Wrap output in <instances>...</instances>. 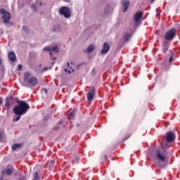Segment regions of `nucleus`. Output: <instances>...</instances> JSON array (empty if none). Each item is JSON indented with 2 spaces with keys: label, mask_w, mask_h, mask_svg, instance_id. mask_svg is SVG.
<instances>
[{
  "label": "nucleus",
  "mask_w": 180,
  "mask_h": 180,
  "mask_svg": "<svg viewBox=\"0 0 180 180\" xmlns=\"http://www.w3.org/2000/svg\"><path fill=\"white\" fill-rule=\"evenodd\" d=\"M18 105H15L13 109L14 115H26L27 111L30 109V106L26 101H18Z\"/></svg>",
  "instance_id": "f257e3e1"
},
{
  "label": "nucleus",
  "mask_w": 180,
  "mask_h": 180,
  "mask_svg": "<svg viewBox=\"0 0 180 180\" xmlns=\"http://www.w3.org/2000/svg\"><path fill=\"white\" fill-rule=\"evenodd\" d=\"M24 81L29 86H36L37 85V78L36 77H30V73L29 72H25Z\"/></svg>",
  "instance_id": "f03ea898"
},
{
  "label": "nucleus",
  "mask_w": 180,
  "mask_h": 180,
  "mask_svg": "<svg viewBox=\"0 0 180 180\" xmlns=\"http://www.w3.org/2000/svg\"><path fill=\"white\" fill-rule=\"evenodd\" d=\"M59 15H61V16H64L66 19H68L71 18V11H70V8L67 6H63L59 9Z\"/></svg>",
  "instance_id": "7ed1b4c3"
},
{
  "label": "nucleus",
  "mask_w": 180,
  "mask_h": 180,
  "mask_svg": "<svg viewBox=\"0 0 180 180\" xmlns=\"http://www.w3.org/2000/svg\"><path fill=\"white\" fill-rule=\"evenodd\" d=\"M0 15H3L2 18L4 23H9V20H11V13L8 12L5 8H1Z\"/></svg>",
  "instance_id": "20e7f679"
},
{
  "label": "nucleus",
  "mask_w": 180,
  "mask_h": 180,
  "mask_svg": "<svg viewBox=\"0 0 180 180\" xmlns=\"http://www.w3.org/2000/svg\"><path fill=\"white\" fill-rule=\"evenodd\" d=\"M176 34V29L172 28L171 30H168L166 34H165V40H172L175 35Z\"/></svg>",
  "instance_id": "39448f33"
},
{
  "label": "nucleus",
  "mask_w": 180,
  "mask_h": 180,
  "mask_svg": "<svg viewBox=\"0 0 180 180\" xmlns=\"http://www.w3.org/2000/svg\"><path fill=\"white\" fill-rule=\"evenodd\" d=\"M166 141L167 143H173V141H175L176 136H175V132L172 131H169L167 132L166 136H165Z\"/></svg>",
  "instance_id": "423d86ee"
},
{
  "label": "nucleus",
  "mask_w": 180,
  "mask_h": 180,
  "mask_svg": "<svg viewBox=\"0 0 180 180\" xmlns=\"http://www.w3.org/2000/svg\"><path fill=\"white\" fill-rule=\"evenodd\" d=\"M15 102V98L12 96H8L6 99V103L4 105V107L7 109H10L11 106L13 105V103Z\"/></svg>",
  "instance_id": "0eeeda50"
},
{
  "label": "nucleus",
  "mask_w": 180,
  "mask_h": 180,
  "mask_svg": "<svg viewBox=\"0 0 180 180\" xmlns=\"http://www.w3.org/2000/svg\"><path fill=\"white\" fill-rule=\"evenodd\" d=\"M109 50H110V46L108 42H104L103 44V49L101 51V54H108L109 53Z\"/></svg>",
  "instance_id": "6e6552de"
},
{
  "label": "nucleus",
  "mask_w": 180,
  "mask_h": 180,
  "mask_svg": "<svg viewBox=\"0 0 180 180\" xmlns=\"http://www.w3.org/2000/svg\"><path fill=\"white\" fill-rule=\"evenodd\" d=\"M3 175H12L13 174V167H12L11 165L8 166L6 169H4L2 170Z\"/></svg>",
  "instance_id": "1a4fd4ad"
},
{
  "label": "nucleus",
  "mask_w": 180,
  "mask_h": 180,
  "mask_svg": "<svg viewBox=\"0 0 180 180\" xmlns=\"http://www.w3.org/2000/svg\"><path fill=\"white\" fill-rule=\"evenodd\" d=\"M95 95V88L92 87L89 92L87 93V101L91 102L92 99H94V96Z\"/></svg>",
  "instance_id": "9d476101"
},
{
  "label": "nucleus",
  "mask_w": 180,
  "mask_h": 180,
  "mask_svg": "<svg viewBox=\"0 0 180 180\" xmlns=\"http://www.w3.org/2000/svg\"><path fill=\"white\" fill-rule=\"evenodd\" d=\"M156 158H158V160H160L161 162H165V156H164L161 153V151H160V150H156Z\"/></svg>",
  "instance_id": "9b49d317"
},
{
  "label": "nucleus",
  "mask_w": 180,
  "mask_h": 180,
  "mask_svg": "<svg viewBox=\"0 0 180 180\" xmlns=\"http://www.w3.org/2000/svg\"><path fill=\"white\" fill-rule=\"evenodd\" d=\"M8 59L12 61V63H15L16 61V54H15V52L10 51L8 53Z\"/></svg>",
  "instance_id": "f8f14e48"
},
{
  "label": "nucleus",
  "mask_w": 180,
  "mask_h": 180,
  "mask_svg": "<svg viewBox=\"0 0 180 180\" xmlns=\"http://www.w3.org/2000/svg\"><path fill=\"white\" fill-rule=\"evenodd\" d=\"M143 16V12L142 11H138L137 13H136L135 15H134V22H139V20H140L141 19Z\"/></svg>",
  "instance_id": "ddd939ff"
},
{
  "label": "nucleus",
  "mask_w": 180,
  "mask_h": 180,
  "mask_svg": "<svg viewBox=\"0 0 180 180\" xmlns=\"http://www.w3.org/2000/svg\"><path fill=\"white\" fill-rule=\"evenodd\" d=\"M132 34H133V33H131L129 32H125V34H124V37H123L124 41H129V40H130V39H131Z\"/></svg>",
  "instance_id": "4468645a"
},
{
  "label": "nucleus",
  "mask_w": 180,
  "mask_h": 180,
  "mask_svg": "<svg viewBox=\"0 0 180 180\" xmlns=\"http://www.w3.org/2000/svg\"><path fill=\"white\" fill-rule=\"evenodd\" d=\"M162 46H163L162 52L166 53L169 47V42H168V41H165L162 43Z\"/></svg>",
  "instance_id": "2eb2a0df"
},
{
  "label": "nucleus",
  "mask_w": 180,
  "mask_h": 180,
  "mask_svg": "<svg viewBox=\"0 0 180 180\" xmlns=\"http://www.w3.org/2000/svg\"><path fill=\"white\" fill-rule=\"evenodd\" d=\"M123 12L126 13L127 12V9H129V6H130V1H125L123 2Z\"/></svg>",
  "instance_id": "dca6fc26"
},
{
  "label": "nucleus",
  "mask_w": 180,
  "mask_h": 180,
  "mask_svg": "<svg viewBox=\"0 0 180 180\" xmlns=\"http://www.w3.org/2000/svg\"><path fill=\"white\" fill-rule=\"evenodd\" d=\"M37 6H39V0H37L35 3L31 5V8L32 9H34V12H37V11H39Z\"/></svg>",
  "instance_id": "f3484780"
},
{
  "label": "nucleus",
  "mask_w": 180,
  "mask_h": 180,
  "mask_svg": "<svg viewBox=\"0 0 180 180\" xmlns=\"http://www.w3.org/2000/svg\"><path fill=\"white\" fill-rule=\"evenodd\" d=\"M15 115H14L13 117V122H19V120H20L22 116L23 115H20V114H15Z\"/></svg>",
  "instance_id": "a211bd4d"
},
{
  "label": "nucleus",
  "mask_w": 180,
  "mask_h": 180,
  "mask_svg": "<svg viewBox=\"0 0 180 180\" xmlns=\"http://www.w3.org/2000/svg\"><path fill=\"white\" fill-rule=\"evenodd\" d=\"M94 50H95V45L94 44L89 45L86 49L87 53H92V51H94Z\"/></svg>",
  "instance_id": "6ab92c4d"
},
{
  "label": "nucleus",
  "mask_w": 180,
  "mask_h": 180,
  "mask_svg": "<svg viewBox=\"0 0 180 180\" xmlns=\"http://www.w3.org/2000/svg\"><path fill=\"white\" fill-rule=\"evenodd\" d=\"M22 147V144L21 143H14L12 146V150L13 151H16L17 148H20Z\"/></svg>",
  "instance_id": "aec40b11"
},
{
  "label": "nucleus",
  "mask_w": 180,
  "mask_h": 180,
  "mask_svg": "<svg viewBox=\"0 0 180 180\" xmlns=\"http://www.w3.org/2000/svg\"><path fill=\"white\" fill-rule=\"evenodd\" d=\"M53 32H55L56 33L61 32V27H60V25H54Z\"/></svg>",
  "instance_id": "412c9836"
},
{
  "label": "nucleus",
  "mask_w": 180,
  "mask_h": 180,
  "mask_svg": "<svg viewBox=\"0 0 180 180\" xmlns=\"http://www.w3.org/2000/svg\"><path fill=\"white\" fill-rule=\"evenodd\" d=\"M32 180H40V176H39V174L37 172H34L32 175Z\"/></svg>",
  "instance_id": "4be33fe9"
},
{
  "label": "nucleus",
  "mask_w": 180,
  "mask_h": 180,
  "mask_svg": "<svg viewBox=\"0 0 180 180\" xmlns=\"http://www.w3.org/2000/svg\"><path fill=\"white\" fill-rule=\"evenodd\" d=\"M51 51H56V53H58V46L57 45H55L51 47Z\"/></svg>",
  "instance_id": "5701e85b"
},
{
  "label": "nucleus",
  "mask_w": 180,
  "mask_h": 180,
  "mask_svg": "<svg viewBox=\"0 0 180 180\" xmlns=\"http://www.w3.org/2000/svg\"><path fill=\"white\" fill-rule=\"evenodd\" d=\"M75 117V113H74V112H70V115H69V116H68V118H69L70 120H71V119H73Z\"/></svg>",
  "instance_id": "b1692460"
},
{
  "label": "nucleus",
  "mask_w": 180,
  "mask_h": 180,
  "mask_svg": "<svg viewBox=\"0 0 180 180\" xmlns=\"http://www.w3.org/2000/svg\"><path fill=\"white\" fill-rule=\"evenodd\" d=\"M44 51H50L51 52V47L50 46H46L44 48Z\"/></svg>",
  "instance_id": "393cba45"
},
{
  "label": "nucleus",
  "mask_w": 180,
  "mask_h": 180,
  "mask_svg": "<svg viewBox=\"0 0 180 180\" xmlns=\"http://www.w3.org/2000/svg\"><path fill=\"white\" fill-rule=\"evenodd\" d=\"M48 92H49V91H48L47 89H43L41 90V94H42L47 95Z\"/></svg>",
  "instance_id": "a878e982"
},
{
  "label": "nucleus",
  "mask_w": 180,
  "mask_h": 180,
  "mask_svg": "<svg viewBox=\"0 0 180 180\" xmlns=\"http://www.w3.org/2000/svg\"><path fill=\"white\" fill-rule=\"evenodd\" d=\"M82 65H84V63H79V64L76 66V70H79V68H80V67H82Z\"/></svg>",
  "instance_id": "bb28decb"
},
{
  "label": "nucleus",
  "mask_w": 180,
  "mask_h": 180,
  "mask_svg": "<svg viewBox=\"0 0 180 180\" xmlns=\"http://www.w3.org/2000/svg\"><path fill=\"white\" fill-rule=\"evenodd\" d=\"M22 30H24L25 32H26L27 33V32H29V29L27 28V27L26 26H23L22 27Z\"/></svg>",
  "instance_id": "cd10ccee"
},
{
  "label": "nucleus",
  "mask_w": 180,
  "mask_h": 180,
  "mask_svg": "<svg viewBox=\"0 0 180 180\" xmlns=\"http://www.w3.org/2000/svg\"><path fill=\"white\" fill-rule=\"evenodd\" d=\"M156 12H157V13H156L157 16H160V15L161 14V11L157 9Z\"/></svg>",
  "instance_id": "c85d7f7f"
},
{
  "label": "nucleus",
  "mask_w": 180,
  "mask_h": 180,
  "mask_svg": "<svg viewBox=\"0 0 180 180\" xmlns=\"http://www.w3.org/2000/svg\"><path fill=\"white\" fill-rule=\"evenodd\" d=\"M2 136H4V132L0 131V141H2Z\"/></svg>",
  "instance_id": "c756f323"
},
{
  "label": "nucleus",
  "mask_w": 180,
  "mask_h": 180,
  "mask_svg": "<svg viewBox=\"0 0 180 180\" xmlns=\"http://www.w3.org/2000/svg\"><path fill=\"white\" fill-rule=\"evenodd\" d=\"M78 161H79V158L78 157H76L75 159V162L76 164H78Z\"/></svg>",
  "instance_id": "7c9ffc66"
},
{
  "label": "nucleus",
  "mask_w": 180,
  "mask_h": 180,
  "mask_svg": "<svg viewBox=\"0 0 180 180\" xmlns=\"http://www.w3.org/2000/svg\"><path fill=\"white\" fill-rule=\"evenodd\" d=\"M22 65H18V71H20V70H22Z\"/></svg>",
  "instance_id": "2f4dec72"
},
{
  "label": "nucleus",
  "mask_w": 180,
  "mask_h": 180,
  "mask_svg": "<svg viewBox=\"0 0 180 180\" xmlns=\"http://www.w3.org/2000/svg\"><path fill=\"white\" fill-rule=\"evenodd\" d=\"M91 74H92L93 75H95L96 74V70H95V69H93V70H91Z\"/></svg>",
  "instance_id": "473e14b6"
},
{
  "label": "nucleus",
  "mask_w": 180,
  "mask_h": 180,
  "mask_svg": "<svg viewBox=\"0 0 180 180\" xmlns=\"http://www.w3.org/2000/svg\"><path fill=\"white\" fill-rule=\"evenodd\" d=\"M38 5H39V6H43V2H41V1H40L38 0Z\"/></svg>",
  "instance_id": "72a5a7b5"
},
{
  "label": "nucleus",
  "mask_w": 180,
  "mask_h": 180,
  "mask_svg": "<svg viewBox=\"0 0 180 180\" xmlns=\"http://www.w3.org/2000/svg\"><path fill=\"white\" fill-rule=\"evenodd\" d=\"M49 119H50V116L49 115H46L44 118V120H49Z\"/></svg>",
  "instance_id": "f704fd0d"
},
{
  "label": "nucleus",
  "mask_w": 180,
  "mask_h": 180,
  "mask_svg": "<svg viewBox=\"0 0 180 180\" xmlns=\"http://www.w3.org/2000/svg\"><path fill=\"white\" fill-rule=\"evenodd\" d=\"M172 61H174V58H173L172 56H171V57L169 58V63H172Z\"/></svg>",
  "instance_id": "c9c22d12"
},
{
  "label": "nucleus",
  "mask_w": 180,
  "mask_h": 180,
  "mask_svg": "<svg viewBox=\"0 0 180 180\" xmlns=\"http://www.w3.org/2000/svg\"><path fill=\"white\" fill-rule=\"evenodd\" d=\"M54 162H56L54 160H51V167L54 166Z\"/></svg>",
  "instance_id": "e433bc0d"
},
{
  "label": "nucleus",
  "mask_w": 180,
  "mask_h": 180,
  "mask_svg": "<svg viewBox=\"0 0 180 180\" xmlns=\"http://www.w3.org/2000/svg\"><path fill=\"white\" fill-rule=\"evenodd\" d=\"M60 129V127H54L53 128V130H58Z\"/></svg>",
  "instance_id": "4c0bfd02"
},
{
  "label": "nucleus",
  "mask_w": 180,
  "mask_h": 180,
  "mask_svg": "<svg viewBox=\"0 0 180 180\" xmlns=\"http://www.w3.org/2000/svg\"><path fill=\"white\" fill-rule=\"evenodd\" d=\"M51 58V60H57V58H56V57H53V56H52Z\"/></svg>",
  "instance_id": "58836bf2"
},
{
  "label": "nucleus",
  "mask_w": 180,
  "mask_h": 180,
  "mask_svg": "<svg viewBox=\"0 0 180 180\" xmlns=\"http://www.w3.org/2000/svg\"><path fill=\"white\" fill-rule=\"evenodd\" d=\"M49 55L51 56V58L53 57V53L52 52L49 53Z\"/></svg>",
  "instance_id": "ea45409f"
},
{
  "label": "nucleus",
  "mask_w": 180,
  "mask_h": 180,
  "mask_svg": "<svg viewBox=\"0 0 180 180\" xmlns=\"http://www.w3.org/2000/svg\"><path fill=\"white\" fill-rule=\"evenodd\" d=\"M0 105H2V98H0Z\"/></svg>",
  "instance_id": "a19ab883"
},
{
  "label": "nucleus",
  "mask_w": 180,
  "mask_h": 180,
  "mask_svg": "<svg viewBox=\"0 0 180 180\" xmlns=\"http://www.w3.org/2000/svg\"><path fill=\"white\" fill-rule=\"evenodd\" d=\"M47 70H48V68H44V71H47Z\"/></svg>",
  "instance_id": "79ce46f5"
},
{
  "label": "nucleus",
  "mask_w": 180,
  "mask_h": 180,
  "mask_svg": "<svg viewBox=\"0 0 180 180\" xmlns=\"http://www.w3.org/2000/svg\"><path fill=\"white\" fill-rule=\"evenodd\" d=\"M0 64H2V59H1V57H0Z\"/></svg>",
  "instance_id": "37998d69"
},
{
  "label": "nucleus",
  "mask_w": 180,
  "mask_h": 180,
  "mask_svg": "<svg viewBox=\"0 0 180 180\" xmlns=\"http://www.w3.org/2000/svg\"><path fill=\"white\" fill-rule=\"evenodd\" d=\"M0 179H1V180L4 179V176H1L0 177Z\"/></svg>",
  "instance_id": "c03bdc74"
},
{
  "label": "nucleus",
  "mask_w": 180,
  "mask_h": 180,
  "mask_svg": "<svg viewBox=\"0 0 180 180\" xmlns=\"http://www.w3.org/2000/svg\"><path fill=\"white\" fill-rule=\"evenodd\" d=\"M68 74H71V70H68Z\"/></svg>",
  "instance_id": "a18cd8bd"
},
{
  "label": "nucleus",
  "mask_w": 180,
  "mask_h": 180,
  "mask_svg": "<svg viewBox=\"0 0 180 180\" xmlns=\"http://www.w3.org/2000/svg\"><path fill=\"white\" fill-rule=\"evenodd\" d=\"M68 67H70V63H68Z\"/></svg>",
  "instance_id": "49530a36"
},
{
  "label": "nucleus",
  "mask_w": 180,
  "mask_h": 180,
  "mask_svg": "<svg viewBox=\"0 0 180 180\" xmlns=\"http://www.w3.org/2000/svg\"><path fill=\"white\" fill-rule=\"evenodd\" d=\"M105 158H108V155H105Z\"/></svg>",
  "instance_id": "de8ad7c7"
},
{
  "label": "nucleus",
  "mask_w": 180,
  "mask_h": 180,
  "mask_svg": "<svg viewBox=\"0 0 180 180\" xmlns=\"http://www.w3.org/2000/svg\"><path fill=\"white\" fill-rule=\"evenodd\" d=\"M14 175H15V176L18 175V173H15Z\"/></svg>",
  "instance_id": "09e8293b"
},
{
  "label": "nucleus",
  "mask_w": 180,
  "mask_h": 180,
  "mask_svg": "<svg viewBox=\"0 0 180 180\" xmlns=\"http://www.w3.org/2000/svg\"><path fill=\"white\" fill-rule=\"evenodd\" d=\"M65 72H67L68 70H67V69H65Z\"/></svg>",
  "instance_id": "8fccbe9b"
},
{
  "label": "nucleus",
  "mask_w": 180,
  "mask_h": 180,
  "mask_svg": "<svg viewBox=\"0 0 180 180\" xmlns=\"http://www.w3.org/2000/svg\"><path fill=\"white\" fill-rule=\"evenodd\" d=\"M150 1H151V2H154L155 0H150Z\"/></svg>",
  "instance_id": "3c124183"
},
{
  "label": "nucleus",
  "mask_w": 180,
  "mask_h": 180,
  "mask_svg": "<svg viewBox=\"0 0 180 180\" xmlns=\"http://www.w3.org/2000/svg\"><path fill=\"white\" fill-rule=\"evenodd\" d=\"M72 71H74V69H72Z\"/></svg>",
  "instance_id": "603ef678"
}]
</instances>
